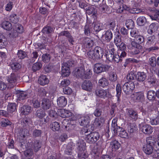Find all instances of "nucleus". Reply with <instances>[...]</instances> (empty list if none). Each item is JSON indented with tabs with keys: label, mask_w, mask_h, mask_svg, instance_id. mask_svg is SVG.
Segmentation results:
<instances>
[{
	"label": "nucleus",
	"mask_w": 159,
	"mask_h": 159,
	"mask_svg": "<svg viewBox=\"0 0 159 159\" xmlns=\"http://www.w3.org/2000/svg\"><path fill=\"white\" fill-rule=\"evenodd\" d=\"M100 86L104 87L108 85L109 82L105 78L102 77L98 81Z\"/></svg>",
	"instance_id": "obj_31"
},
{
	"label": "nucleus",
	"mask_w": 159,
	"mask_h": 159,
	"mask_svg": "<svg viewBox=\"0 0 159 159\" xmlns=\"http://www.w3.org/2000/svg\"><path fill=\"white\" fill-rule=\"evenodd\" d=\"M146 141V144L143 146V150L146 154L150 155L154 152L153 145L157 148L159 147V135L157 139L152 137H148Z\"/></svg>",
	"instance_id": "obj_2"
},
{
	"label": "nucleus",
	"mask_w": 159,
	"mask_h": 159,
	"mask_svg": "<svg viewBox=\"0 0 159 159\" xmlns=\"http://www.w3.org/2000/svg\"><path fill=\"white\" fill-rule=\"evenodd\" d=\"M77 146L78 158L80 159H86L88 155L85 150V144L83 141H81L80 143H77Z\"/></svg>",
	"instance_id": "obj_5"
},
{
	"label": "nucleus",
	"mask_w": 159,
	"mask_h": 159,
	"mask_svg": "<svg viewBox=\"0 0 159 159\" xmlns=\"http://www.w3.org/2000/svg\"><path fill=\"white\" fill-rule=\"evenodd\" d=\"M59 115L63 118L68 117L71 116L72 113L69 111L64 109H61L58 110V111Z\"/></svg>",
	"instance_id": "obj_16"
},
{
	"label": "nucleus",
	"mask_w": 159,
	"mask_h": 159,
	"mask_svg": "<svg viewBox=\"0 0 159 159\" xmlns=\"http://www.w3.org/2000/svg\"><path fill=\"white\" fill-rule=\"evenodd\" d=\"M116 96L117 98V102L116 103V104H117V105H118L120 102V97L121 92V87L120 84L119 83H118L116 85Z\"/></svg>",
	"instance_id": "obj_23"
},
{
	"label": "nucleus",
	"mask_w": 159,
	"mask_h": 159,
	"mask_svg": "<svg viewBox=\"0 0 159 159\" xmlns=\"http://www.w3.org/2000/svg\"><path fill=\"white\" fill-rule=\"evenodd\" d=\"M42 66V65L40 62H37L33 64L32 70L34 71H36L40 70Z\"/></svg>",
	"instance_id": "obj_44"
},
{
	"label": "nucleus",
	"mask_w": 159,
	"mask_h": 159,
	"mask_svg": "<svg viewBox=\"0 0 159 159\" xmlns=\"http://www.w3.org/2000/svg\"><path fill=\"white\" fill-rule=\"evenodd\" d=\"M53 29L50 26H47L44 27L42 30V32L45 34H48L53 31Z\"/></svg>",
	"instance_id": "obj_39"
},
{
	"label": "nucleus",
	"mask_w": 159,
	"mask_h": 159,
	"mask_svg": "<svg viewBox=\"0 0 159 159\" xmlns=\"http://www.w3.org/2000/svg\"><path fill=\"white\" fill-rule=\"evenodd\" d=\"M146 22V19L144 16H140L138 18L137 20V24L140 26L144 25Z\"/></svg>",
	"instance_id": "obj_32"
},
{
	"label": "nucleus",
	"mask_w": 159,
	"mask_h": 159,
	"mask_svg": "<svg viewBox=\"0 0 159 159\" xmlns=\"http://www.w3.org/2000/svg\"><path fill=\"white\" fill-rule=\"evenodd\" d=\"M30 96V93L26 92L18 91L17 93V100H23Z\"/></svg>",
	"instance_id": "obj_14"
},
{
	"label": "nucleus",
	"mask_w": 159,
	"mask_h": 159,
	"mask_svg": "<svg viewBox=\"0 0 159 159\" xmlns=\"http://www.w3.org/2000/svg\"><path fill=\"white\" fill-rule=\"evenodd\" d=\"M112 34L111 31L108 30L102 36L103 40L105 42H109L112 39Z\"/></svg>",
	"instance_id": "obj_22"
},
{
	"label": "nucleus",
	"mask_w": 159,
	"mask_h": 159,
	"mask_svg": "<svg viewBox=\"0 0 159 159\" xmlns=\"http://www.w3.org/2000/svg\"><path fill=\"white\" fill-rule=\"evenodd\" d=\"M119 135L121 138H126L128 136V134L125 130H121L119 132Z\"/></svg>",
	"instance_id": "obj_56"
},
{
	"label": "nucleus",
	"mask_w": 159,
	"mask_h": 159,
	"mask_svg": "<svg viewBox=\"0 0 159 159\" xmlns=\"http://www.w3.org/2000/svg\"><path fill=\"white\" fill-rule=\"evenodd\" d=\"M72 62L68 60L67 62H64L62 64L61 67L62 75L63 77L68 76L70 74L69 67L71 66Z\"/></svg>",
	"instance_id": "obj_7"
},
{
	"label": "nucleus",
	"mask_w": 159,
	"mask_h": 159,
	"mask_svg": "<svg viewBox=\"0 0 159 159\" xmlns=\"http://www.w3.org/2000/svg\"><path fill=\"white\" fill-rule=\"evenodd\" d=\"M85 43H84L85 47L87 48H90L93 45V42L88 38H85L84 39Z\"/></svg>",
	"instance_id": "obj_36"
},
{
	"label": "nucleus",
	"mask_w": 159,
	"mask_h": 159,
	"mask_svg": "<svg viewBox=\"0 0 159 159\" xmlns=\"http://www.w3.org/2000/svg\"><path fill=\"white\" fill-rule=\"evenodd\" d=\"M147 78L146 73L143 72H139L137 73L136 76V79L137 81L140 82L144 81Z\"/></svg>",
	"instance_id": "obj_25"
},
{
	"label": "nucleus",
	"mask_w": 159,
	"mask_h": 159,
	"mask_svg": "<svg viewBox=\"0 0 159 159\" xmlns=\"http://www.w3.org/2000/svg\"><path fill=\"white\" fill-rule=\"evenodd\" d=\"M41 146V144L39 143V141L36 140L33 146L32 147V148H33L35 152H37L40 148Z\"/></svg>",
	"instance_id": "obj_46"
},
{
	"label": "nucleus",
	"mask_w": 159,
	"mask_h": 159,
	"mask_svg": "<svg viewBox=\"0 0 159 159\" xmlns=\"http://www.w3.org/2000/svg\"><path fill=\"white\" fill-rule=\"evenodd\" d=\"M28 136V134L27 133L26 135L23 134L22 136H21L20 139L21 147L23 149L26 148V149L24 152L25 155L26 156H30L33 154L32 149L29 148V147H30V144L29 142L27 143V140H24L23 139Z\"/></svg>",
	"instance_id": "obj_4"
},
{
	"label": "nucleus",
	"mask_w": 159,
	"mask_h": 159,
	"mask_svg": "<svg viewBox=\"0 0 159 159\" xmlns=\"http://www.w3.org/2000/svg\"><path fill=\"white\" fill-rule=\"evenodd\" d=\"M126 49L125 44L122 43L120 45L119 49L118 50L116 54L115 52V49L111 48L106 54L107 59L110 61L118 62L120 61H121L122 59L126 56Z\"/></svg>",
	"instance_id": "obj_1"
},
{
	"label": "nucleus",
	"mask_w": 159,
	"mask_h": 159,
	"mask_svg": "<svg viewBox=\"0 0 159 159\" xmlns=\"http://www.w3.org/2000/svg\"><path fill=\"white\" fill-rule=\"evenodd\" d=\"M51 102L48 99L44 98L42 100V107L44 110L49 109L51 107Z\"/></svg>",
	"instance_id": "obj_18"
},
{
	"label": "nucleus",
	"mask_w": 159,
	"mask_h": 159,
	"mask_svg": "<svg viewBox=\"0 0 159 159\" xmlns=\"http://www.w3.org/2000/svg\"><path fill=\"white\" fill-rule=\"evenodd\" d=\"M128 114L129 116L134 121H136L138 119V114L137 112L132 109L128 110Z\"/></svg>",
	"instance_id": "obj_26"
},
{
	"label": "nucleus",
	"mask_w": 159,
	"mask_h": 159,
	"mask_svg": "<svg viewBox=\"0 0 159 159\" xmlns=\"http://www.w3.org/2000/svg\"><path fill=\"white\" fill-rule=\"evenodd\" d=\"M136 78L135 74L132 71L130 72L127 75V79L128 80H133Z\"/></svg>",
	"instance_id": "obj_55"
},
{
	"label": "nucleus",
	"mask_w": 159,
	"mask_h": 159,
	"mask_svg": "<svg viewBox=\"0 0 159 159\" xmlns=\"http://www.w3.org/2000/svg\"><path fill=\"white\" fill-rule=\"evenodd\" d=\"M28 121L26 118L23 119L21 120L20 124H19L20 125L19 126V128L21 129L25 128V127L28 125Z\"/></svg>",
	"instance_id": "obj_48"
},
{
	"label": "nucleus",
	"mask_w": 159,
	"mask_h": 159,
	"mask_svg": "<svg viewBox=\"0 0 159 159\" xmlns=\"http://www.w3.org/2000/svg\"><path fill=\"white\" fill-rule=\"evenodd\" d=\"M104 122V120L103 117L95 118L93 123L94 127L95 128H99L102 126Z\"/></svg>",
	"instance_id": "obj_15"
},
{
	"label": "nucleus",
	"mask_w": 159,
	"mask_h": 159,
	"mask_svg": "<svg viewBox=\"0 0 159 159\" xmlns=\"http://www.w3.org/2000/svg\"><path fill=\"white\" fill-rule=\"evenodd\" d=\"M95 93L97 96L104 98L109 97L110 96L107 90L103 89L96 90L95 91Z\"/></svg>",
	"instance_id": "obj_12"
},
{
	"label": "nucleus",
	"mask_w": 159,
	"mask_h": 159,
	"mask_svg": "<svg viewBox=\"0 0 159 159\" xmlns=\"http://www.w3.org/2000/svg\"><path fill=\"white\" fill-rule=\"evenodd\" d=\"M109 79L112 81H115L117 80V75L114 72H110L109 75Z\"/></svg>",
	"instance_id": "obj_49"
},
{
	"label": "nucleus",
	"mask_w": 159,
	"mask_h": 159,
	"mask_svg": "<svg viewBox=\"0 0 159 159\" xmlns=\"http://www.w3.org/2000/svg\"><path fill=\"white\" fill-rule=\"evenodd\" d=\"M35 115L38 118L42 119L45 116L46 114L43 109H40L37 111Z\"/></svg>",
	"instance_id": "obj_33"
},
{
	"label": "nucleus",
	"mask_w": 159,
	"mask_h": 159,
	"mask_svg": "<svg viewBox=\"0 0 159 159\" xmlns=\"http://www.w3.org/2000/svg\"><path fill=\"white\" fill-rule=\"evenodd\" d=\"M93 84L89 81L86 80L84 81L82 84V87L83 89L91 91L93 89Z\"/></svg>",
	"instance_id": "obj_19"
},
{
	"label": "nucleus",
	"mask_w": 159,
	"mask_h": 159,
	"mask_svg": "<svg viewBox=\"0 0 159 159\" xmlns=\"http://www.w3.org/2000/svg\"><path fill=\"white\" fill-rule=\"evenodd\" d=\"M18 35V33L15 30H13L9 34V37L11 38H14Z\"/></svg>",
	"instance_id": "obj_64"
},
{
	"label": "nucleus",
	"mask_w": 159,
	"mask_h": 159,
	"mask_svg": "<svg viewBox=\"0 0 159 159\" xmlns=\"http://www.w3.org/2000/svg\"><path fill=\"white\" fill-rule=\"evenodd\" d=\"M92 71L90 69H88L85 72L84 71V78L89 79V77L92 75Z\"/></svg>",
	"instance_id": "obj_57"
},
{
	"label": "nucleus",
	"mask_w": 159,
	"mask_h": 159,
	"mask_svg": "<svg viewBox=\"0 0 159 159\" xmlns=\"http://www.w3.org/2000/svg\"><path fill=\"white\" fill-rule=\"evenodd\" d=\"M155 37L154 36L149 37L148 38L146 44L148 46H150L155 43Z\"/></svg>",
	"instance_id": "obj_34"
},
{
	"label": "nucleus",
	"mask_w": 159,
	"mask_h": 159,
	"mask_svg": "<svg viewBox=\"0 0 159 159\" xmlns=\"http://www.w3.org/2000/svg\"><path fill=\"white\" fill-rule=\"evenodd\" d=\"M63 92L65 94H69L72 92V89L68 87H66L63 89Z\"/></svg>",
	"instance_id": "obj_60"
},
{
	"label": "nucleus",
	"mask_w": 159,
	"mask_h": 159,
	"mask_svg": "<svg viewBox=\"0 0 159 159\" xmlns=\"http://www.w3.org/2000/svg\"><path fill=\"white\" fill-rule=\"evenodd\" d=\"M73 74L77 77L84 78V69L83 67L76 68L74 70Z\"/></svg>",
	"instance_id": "obj_17"
},
{
	"label": "nucleus",
	"mask_w": 159,
	"mask_h": 159,
	"mask_svg": "<svg viewBox=\"0 0 159 159\" xmlns=\"http://www.w3.org/2000/svg\"><path fill=\"white\" fill-rule=\"evenodd\" d=\"M139 32L136 28H133L131 29L130 32V34L131 36L133 37H136L137 36L139 35Z\"/></svg>",
	"instance_id": "obj_50"
},
{
	"label": "nucleus",
	"mask_w": 159,
	"mask_h": 159,
	"mask_svg": "<svg viewBox=\"0 0 159 159\" xmlns=\"http://www.w3.org/2000/svg\"><path fill=\"white\" fill-rule=\"evenodd\" d=\"M108 7L103 1L99 5V9L102 13H106L108 12Z\"/></svg>",
	"instance_id": "obj_29"
},
{
	"label": "nucleus",
	"mask_w": 159,
	"mask_h": 159,
	"mask_svg": "<svg viewBox=\"0 0 159 159\" xmlns=\"http://www.w3.org/2000/svg\"><path fill=\"white\" fill-rule=\"evenodd\" d=\"M131 98L135 102L142 101L144 99L143 94L141 92L135 93L131 96Z\"/></svg>",
	"instance_id": "obj_13"
},
{
	"label": "nucleus",
	"mask_w": 159,
	"mask_h": 159,
	"mask_svg": "<svg viewBox=\"0 0 159 159\" xmlns=\"http://www.w3.org/2000/svg\"><path fill=\"white\" fill-rule=\"evenodd\" d=\"M151 123L152 125H156L158 124L159 123V116H157L156 118L151 120Z\"/></svg>",
	"instance_id": "obj_63"
},
{
	"label": "nucleus",
	"mask_w": 159,
	"mask_h": 159,
	"mask_svg": "<svg viewBox=\"0 0 159 159\" xmlns=\"http://www.w3.org/2000/svg\"><path fill=\"white\" fill-rule=\"evenodd\" d=\"M27 56L26 52L22 50H19L17 53V56L20 59H23Z\"/></svg>",
	"instance_id": "obj_51"
},
{
	"label": "nucleus",
	"mask_w": 159,
	"mask_h": 159,
	"mask_svg": "<svg viewBox=\"0 0 159 159\" xmlns=\"http://www.w3.org/2000/svg\"><path fill=\"white\" fill-rule=\"evenodd\" d=\"M149 63L152 67L155 66L156 65V58L154 57H151L149 59Z\"/></svg>",
	"instance_id": "obj_61"
},
{
	"label": "nucleus",
	"mask_w": 159,
	"mask_h": 159,
	"mask_svg": "<svg viewBox=\"0 0 159 159\" xmlns=\"http://www.w3.org/2000/svg\"><path fill=\"white\" fill-rule=\"evenodd\" d=\"M150 17L153 20H159V11L156 12L153 15L150 16Z\"/></svg>",
	"instance_id": "obj_62"
},
{
	"label": "nucleus",
	"mask_w": 159,
	"mask_h": 159,
	"mask_svg": "<svg viewBox=\"0 0 159 159\" xmlns=\"http://www.w3.org/2000/svg\"><path fill=\"white\" fill-rule=\"evenodd\" d=\"M135 88L134 84L133 82L129 81L125 83L123 85V91L126 94L131 93Z\"/></svg>",
	"instance_id": "obj_9"
},
{
	"label": "nucleus",
	"mask_w": 159,
	"mask_h": 159,
	"mask_svg": "<svg viewBox=\"0 0 159 159\" xmlns=\"http://www.w3.org/2000/svg\"><path fill=\"white\" fill-rule=\"evenodd\" d=\"M11 67L13 70H16L21 68V65L19 62H15L11 64Z\"/></svg>",
	"instance_id": "obj_43"
},
{
	"label": "nucleus",
	"mask_w": 159,
	"mask_h": 159,
	"mask_svg": "<svg viewBox=\"0 0 159 159\" xmlns=\"http://www.w3.org/2000/svg\"><path fill=\"white\" fill-rule=\"evenodd\" d=\"M70 84V82L69 80L65 79L61 81L60 85L62 87H65L68 85Z\"/></svg>",
	"instance_id": "obj_59"
},
{
	"label": "nucleus",
	"mask_w": 159,
	"mask_h": 159,
	"mask_svg": "<svg viewBox=\"0 0 159 159\" xmlns=\"http://www.w3.org/2000/svg\"><path fill=\"white\" fill-rule=\"evenodd\" d=\"M86 140L88 143H92L97 141L99 138V134L97 132H91L90 134L86 135Z\"/></svg>",
	"instance_id": "obj_10"
},
{
	"label": "nucleus",
	"mask_w": 159,
	"mask_h": 159,
	"mask_svg": "<svg viewBox=\"0 0 159 159\" xmlns=\"http://www.w3.org/2000/svg\"><path fill=\"white\" fill-rule=\"evenodd\" d=\"M32 107L29 106L24 105L21 107V113L23 115H27L32 111Z\"/></svg>",
	"instance_id": "obj_21"
},
{
	"label": "nucleus",
	"mask_w": 159,
	"mask_h": 159,
	"mask_svg": "<svg viewBox=\"0 0 159 159\" xmlns=\"http://www.w3.org/2000/svg\"><path fill=\"white\" fill-rule=\"evenodd\" d=\"M89 59L96 60L102 58L104 51L102 48L99 46L96 47L93 50H90L87 53Z\"/></svg>",
	"instance_id": "obj_3"
},
{
	"label": "nucleus",
	"mask_w": 159,
	"mask_h": 159,
	"mask_svg": "<svg viewBox=\"0 0 159 159\" xmlns=\"http://www.w3.org/2000/svg\"><path fill=\"white\" fill-rule=\"evenodd\" d=\"M110 145L113 150L118 149L120 146V143L116 140L112 141L111 142Z\"/></svg>",
	"instance_id": "obj_28"
},
{
	"label": "nucleus",
	"mask_w": 159,
	"mask_h": 159,
	"mask_svg": "<svg viewBox=\"0 0 159 159\" xmlns=\"http://www.w3.org/2000/svg\"><path fill=\"white\" fill-rule=\"evenodd\" d=\"M80 125L87 127L89 125L90 119L88 116H81L79 119Z\"/></svg>",
	"instance_id": "obj_11"
},
{
	"label": "nucleus",
	"mask_w": 159,
	"mask_h": 159,
	"mask_svg": "<svg viewBox=\"0 0 159 159\" xmlns=\"http://www.w3.org/2000/svg\"><path fill=\"white\" fill-rule=\"evenodd\" d=\"M2 27L7 30H10L11 29V24L8 21H4L2 23Z\"/></svg>",
	"instance_id": "obj_35"
},
{
	"label": "nucleus",
	"mask_w": 159,
	"mask_h": 159,
	"mask_svg": "<svg viewBox=\"0 0 159 159\" xmlns=\"http://www.w3.org/2000/svg\"><path fill=\"white\" fill-rule=\"evenodd\" d=\"M33 105L34 107L37 108L40 107V103L39 100L37 98L34 99L32 102Z\"/></svg>",
	"instance_id": "obj_53"
},
{
	"label": "nucleus",
	"mask_w": 159,
	"mask_h": 159,
	"mask_svg": "<svg viewBox=\"0 0 159 159\" xmlns=\"http://www.w3.org/2000/svg\"><path fill=\"white\" fill-rule=\"evenodd\" d=\"M42 58V60L44 62L47 63L50 61L51 57L49 54L46 53L43 55Z\"/></svg>",
	"instance_id": "obj_47"
},
{
	"label": "nucleus",
	"mask_w": 159,
	"mask_h": 159,
	"mask_svg": "<svg viewBox=\"0 0 159 159\" xmlns=\"http://www.w3.org/2000/svg\"><path fill=\"white\" fill-rule=\"evenodd\" d=\"M38 82L41 85L43 86L48 84L49 82V80L46 75H42L39 78Z\"/></svg>",
	"instance_id": "obj_24"
},
{
	"label": "nucleus",
	"mask_w": 159,
	"mask_h": 159,
	"mask_svg": "<svg viewBox=\"0 0 159 159\" xmlns=\"http://www.w3.org/2000/svg\"><path fill=\"white\" fill-rule=\"evenodd\" d=\"M126 27L129 29H133L134 26V21L131 19H128L126 20L125 23Z\"/></svg>",
	"instance_id": "obj_38"
},
{
	"label": "nucleus",
	"mask_w": 159,
	"mask_h": 159,
	"mask_svg": "<svg viewBox=\"0 0 159 159\" xmlns=\"http://www.w3.org/2000/svg\"><path fill=\"white\" fill-rule=\"evenodd\" d=\"M157 23H152L150 25L149 28L148 30V32L149 34H152L157 30Z\"/></svg>",
	"instance_id": "obj_27"
},
{
	"label": "nucleus",
	"mask_w": 159,
	"mask_h": 159,
	"mask_svg": "<svg viewBox=\"0 0 159 159\" xmlns=\"http://www.w3.org/2000/svg\"><path fill=\"white\" fill-rule=\"evenodd\" d=\"M134 38H135V41L139 44L141 43L144 41V38L141 35H138Z\"/></svg>",
	"instance_id": "obj_54"
},
{
	"label": "nucleus",
	"mask_w": 159,
	"mask_h": 159,
	"mask_svg": "<svg viewBox=\"0 0 159 159\" xmlns=\"http://www.w3.org/2000/svg\"><path fill=\"white\" fill-rule=\"evenodd\" d=\"M117 118H115L113 119L112 120L111 125V129H118V128H120V127H118L117 125Z\"/></svg>",
	"instance_id": "obj_52"
},
{
	"label": "nucleus",
	"mask_w": 159,
	"mask_h": 159,
	"mask_svg": "<svg viewBox=\"0 0 159 159\" xmlns=\"http://www.w3.org/2000/svg\"><path fill=\"white\" fill-rule=\"evenodd\" d=\"M110 66L100 63H96L95 64L94 71L96 74H99L108 70Z\"/></svg>",
	"instance_id": "obj_6"
},
{
	"label": "nucleus",
	"mask_w": 159,
	"mask_h": 159,
	"mask_svg": "<svg viewBox=\"0 0 159 159\" xmlns=\"http://www.w3.org/2000/svg\"><path fill=\"white\" fill-rule=\"evenodd\" d=\"M103 28V25L102 23H97L94 24V29L96 32H99Z\"/></svg>",
	"instance_id": "obj_41"
},
{
	"label": "nucleus",
	"mask_w": 159,
	"mask_h": 159,
	"mask_svg": "<svg viewBox=\"0 0 159 159\" xmlns=\"http://www.w3.org/2000/svg\"><path fill=\"white\" fill-rule=\"evenodd\" d=\"M7 111L9 112L12 113L16 110V105L15 103H9L7 107Z\"/></svg>",
	"instance_id": "obj_37"
},
{
	"label": "nucleus",
	"mask_w": 159,
	"mask_h": 159,
	"mask_svg": "<svg viewBox=\"0 0 159 159\" xmlns=\"http://www.w3.org/2000/svg\"><path fill=\"white\" fill-rule=\"evenodd\" d=\"M67 103V100L64 96H61L57 99V104L59 107H64L66 105Z\"/></svg>",
	"instance_id": "obj_20"
},
{
	"label": "nucleus",
	"mask_w": 159,
	"mask_h": 159,
	"mask_svg": "<svg viewBox=\"0 0 159 159\" xmlns=\"http://www.w3.org/2000/svg\"><path fill=\"white\" fill-rule=\"evenodd\" d=\"M155 92L154 91L150 90L147 93V97L149 100H152L154 99L155 98Z\"/></svg>",
	"instance_id": "obj_42"
},
{
	"label": "nucleus",
	"mask_w": 159,
	"mask_h": 159,
	"mask_svg": "<svg viewBox=\"0 0 159 159\" xmlns=\"http://www.w3.org/2000/svg\"><path fill=\"white\" fill-rule=\"evenodd\" d=\"M11 124V122L7 119L2 118L1 120L0 124L2 127H6Z\"/></svg>",
	"instance_id": "obj_40"
},
{
	"label": "nucleus",
	"mask_w": 159,
	"mask_h": 159,
	"mask_svg": "<svg viewBox=\"0 0 159 159\" xmlns=\"http://www.w3.org/2000/svg\"><path fill=\"white\" fill-rule=\"evenodd\" d=\"M60 126V124L58 122L55 121L51 124L50 128L52 129H59Z\"/></svg>",
	"instance_id": "obj_45"
},
{
	"label": "nucleus",
	"mask_w": 159,
	"mask_h": 159,
	"mask_svg": "<svg viewBox=\"0 0 159 159\" xmlns=\"http://www.w3.org/2000/svg\"><path fill=\"white\" fill-rule=\"evenodd\" d=\"M16 29L18 33H21L24 31L23 27L20 24H18L16 25Z\"/></svg>",
	"instance_id": "obj_58"
},
{
	"label": "nucleus",
	"mask_w": 159,
	"mask_h": 159,
	"mask_svg": "<svg viewBox=\"0 0 159 159\" xmlns=\"http://www.w3.org/2000/svg\"><path fill=\"white\" fill-rule=\"evenodd\" d=\"M19 78L18 74L16 72L12 73L6 78L8 84L11 87L14 86Z\"/></svg>",
	"instance_id": "obj_8"
},
{
	"label": "nucleus",
	"mask_w": 159,
	"mask_h": 159,
	"mask_svg": "<svg viewBox=\"0 0 159 159\" xmlns=\"http://www.w3.org/2000/svg\"><path fill=\"white\" fill-rule=\"evenodd\" d=\"M9 20L11 22L16 24L18 22L19 18L16 14H12L9 16Z\"/></svg>",
	"instance_id": "obj_30"
}]
</instances>
